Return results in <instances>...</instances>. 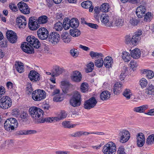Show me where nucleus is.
<instances>
[{"label": "nucleus", "instance_id": "obj_1", "mask_svg": "<svg viewBox=\"0 0 154 154\" xmlns=\"http://www.w3.org/2000/svg\"><path fill=\"white\" fill-rule=\"evenodd\" d=\"M27 42L22 43L21 45L22 50L27 54H32L34 52L33 47L38 48L41 44L38 40L32 35L28 36L26 39Z\"/></svg>", "mask_w": 154, "mask_h": 154}, {"label": "nucleus", "instance_id": "obj_2", "mask_svg": "<svg viewBox=\"0 0 154 154\" xmlns=\"http://www.w3.org/2000/svg\"><path fill=\"white\" fill-rule=\"evenodd\" d=\"M29 112L35 122L37 123H40L38 121H40L42 117L41 116L44 113L43 111L39 108L33 106L29 109Z\"/></svg>", "mask_w": 154, "mask_h": 154}, {"label": "nucleus", "instance_id": "obj_3", "mask_svg": "<svg viewBox=\"0 0 154 154\" xmlns=\"http://www.w3.org/2000/svg\"><path fill=\"white\" fill-rule=\"evenodd\" d=\"M142 35V31L139 30L134 33L132 36L130 34L127 35L125 37V43L127 44H129L131 42L133 45H136L141 39Z\"/></svg>", "mask_w": 154, "mask_h": 154}, {"label": "nucleus", "instance_id": "obj_4", "mask_svg": "<svg viewBox=\"0 0 154 154\" xmlns=\"http://www.w3.org/2000/svg\"><path fill=\"white\" fill-rule=\"evenodd\" d=\"M82 99L80 93L77 91L74 92L69 100L70 105L74 107L79 106L81 103Z\"/></svg>", "mask_w": 154, "mask_h": 154}, {"label": "nucleus", "instance_id": "obj_5", "mask_svg": "<svg viewBox=\"0 0 154 154\" xmlns=\"http://www.w3.org/2000/svg\"><path fill=\"white\" fill-rule=\"evenodd\" d=\"M17 120L14 118H10L7 119L4 123V128L7 131L14 130L18 127Z\"/></svg>", "mask_w": 154, "mask_h": 154}, {"label": "nucleus", "instance_id": "obj_6", "mask_svg": "<svg viewBox=\"0 0 154 154\" xmlns=\"http://www.w3.org/2000/svg\"><path fill=\"white\" fill-rule=\"evenodd\" d=\"M116 150V144L109 142L103 146V151L104 154H115Z\"/></svg>", "mask_w": 154, "mask_h": 154}, {"label": "nucleus", "instance_id": "obj_7", "mask_svg": "<svg viewBox=\"0 0 154 154\" xmlns=\"http://www.w3.org/2000/svg\"><path fill=\"white\" fill-rule=\"evenodd\" d=\"M0 99V107L3 109H6L10 107L12 105L11 98L8 96H3Z\"/></svg>", "mask_w": 154, "mask_h": 154}, {"label": "nucleus", "instance_id": "obj_8", "mask_svg": "<svg viewBox=\"0 0 154 154\" xmlns=\"http://www.w3.org/2000/svg\"><path fill=\"white\" fill-rule=\"evenodd\" d=\"M97 103L94 97H92L85 101L84 104V108L87 109H90L94 108Z\"/></svg>", "mask_w": 154, "mask_h": 154}, {"label": "nucleus", "instance_id": "obj_9", "mask_svg": "<svg viewBox=\"0 0 154 154\" xmlns=\"http://www.w3.org/2000/svg\"><path fill=\"white\" fill-rule=\"evenodd\" d=\"M119 136L121 142L124 143L127 142L130 138V134L127 130H122L120 131Z\"/></svg>", "mask_w": 154, "mask_h": 154}, {"label": "nucleus", "instance_id": "obj_10", "mask_svg": "<svg viewBox=\"0 0 154 154\" xmlns=\"http://www.w3.org/2000/svg\"><path fill=\"white\" fill-rule=\"evenodd\" d=\"M29 27L32 30L37 29L40 25L35 17H31L29 18L28 23Z\"/></svg>", "mask_w": 154, "mask_h": 154}, {"label": "nucleus", "instance_id": "obj_11", "mask_svg": "<svg viewBox=\"0 0 154 154\" xmlns=\"http://www.w3.org/2000/svg\"><path fill=\"white\" fill-rule=\"evenodd\" d=\"M38 38L41 40H45L48 38L49 32L47 29L44 27L39 28L37 32Z\"/></svg>", "mask_w": 154, "mask_h": 154}, {"label": "nucleus", "instance_id": "obj_12", "mask_svg": "<svg viewBox=\"0 0 154 154\" xmlns=\"http://www.w3.org/2000/svg\"><path fill=\"white\" fill-rule=\"evenodd\" d=\"M17 6L19 10L22 13L28 14L30 13L29 8L26 3L21 1L18 3Z\"/></svg>", "mask_w": 154, "mask_h": 154}, {"label": "nucleus", "instance_id": "obj_13", "mask_svg": "<svg viewBox=\"0 0 154 154\" xmlns=\"http://www.w3.org/2000/svg\"><path fill=\"white\" fill-rule=\"evenodd\" d=\"M28 77L30 80L32 82H37L40 79V75L35 70H32L28 74Z\"/></svg>", "mask_w": 154, "mask_h": 154}, {"label": "nucleus", "instance_id": "obj_14", "mask_svg": "<svg viewBox=\"0 0 154 154\" xmlns=\"http://www.w3.org/2000/svg\"><path fill=\"white\" fill-rule=\"evenodd\" d=\"M60 35L56 32H53L50 34L48 37V40L54 44H56L59 42L60 40Z\"/></svg>", "mask_w": 154, "mask_h": 154}, {"label": "nucleus", "instance_id": "obj_15", "mask_svg": "<svg viewBox=\"0 0 154 154\" xmlns=\"http://www.w3.org/2000/svg\"><path fill=\"white\" fill-rule=\"evenodd\" d=\"M7 38L9 42L12 43H15L17 41L16 34L12 30H8L6 33Z\"/></svg>", "mask_w": 154, "mask_h": 154}, {"label": "nucleus", "instance_id": "obj_16", "mask_svg": "<svg viewBox=\"0 0 154 154\" xmlns=\"http://www.w3.org/2000/svg\"><path fill=\"white\" fill-rule=\"evenodd\" d=\"M137 145L140 147L143 146L145 143V138L143 134L139 133L137 135Z\"/></svg>", "mask_w": 154, "mask_h": 154}, {"label": "nucleus", "instance_id": "obj_17", "mask_svg": "<svg viewBox=\"0 0 154 154\" xmlns=\"http://www.w3.org/2000/svg\"><path fill=\"white\" fill-rule=\"evenodd\" d=\"M16 21L20 28L25 27L26 24V18L23 16H19L16 18Z\"/></svg>", "mask_w": 154, "mask_h": 154}, {"label": "nucleus", "instance_id": "obj_18", "mask_svg": "<svg viewBox=\"0 0 154 154\" xmlns=\"http://www.w3.org/2000/svg\"><path fill=\"white\" fill-rule=\"evenodd\" d=\"M146 11V9L144 6L140 5L136 9V13L138 17L142 18Z\"/></svg>", "mask_w": 154, "mask_h": 154}, {"label": "nucleus", "instance_id": "obj_19", "mask_svg": "<svg viewBox=\"0 0 154 154\" xmlns=\"http://www.w3.org/2000/svg\"><path fill=\"white\" fill-rule=\"evenodd\" d=\"M82 6L85 9H89V12H91L94 9V6L92 5V2L90 1H83L81 3Z\"/></svg>", "mask_w": 154, "mask_h": 154}, {"label": "nucleus", "instance_id": "obj_20", "mask_svg": "<svg viewBox=\"0 0 154 154\" xmlns=\"http://www.w3.org/2000/svg\"><path fill=\"white\" fill-rule=\"evenodd\" d=\"M61 88L62 91L64 94L68 93L69 87L71 85V84L66 81H63L61 82Z\"/></svg>", "mask_w": 154, "mask_h": 154}, {"label": "nucleus", "instance_id": "obj_21", "mask_svg": "<svg viewBox=\"0 0 154 154\" xmlns=\"http://www.w3.org/2000/svg\"><path fill=\"white\" fill-rule=\"evenodd\" d=\"M37 91V95H39V97H35V99L36 101H40L42 99H45L46 97V93L45 91L41 89L36 90Z\"/></svg>", "mask_w": 154, "mask_h": 154}, {"label": "nucleus", "instance_id": "obj_22", "mask_svg": "<svg viewBox=\"0 0 154 154\" xmlns=\"http://www.w3.org/2000/svg\"><path fill=\"white\" fill-rule=\"evenodd\" d=\"M113 62V60L112 58L109 56H107L104 59L103 63L106 67L109 68L112 67Z\"/></svg>", "mask_w": 154, "mask_h": 154}, {"label": "nucleus", "instance_id": "obj_23", "mask_svg": "<svg viewBox=\"0 0 154 154\" xmlns=\"http://www.w3.org/2000/svg\"><path fill=\"white\" fill-rule=\"evenodd\" d=\"M131 54L133 58L137 59L140 57L141 53L140 49L138 48H135L131 51Z\"/></svg>", "mask_w": 154, "mask_h": 154}, {"label": "nucleus", "instance_id": "obj_24", "mask_svg": "<svg viewBox=\"0 0 154 154\" xmlns=\"http://www.w3.org/2000/svg\"><path fill=\"white\" fill-rule=\"evenodd\" d=\"M110 93L107 91H103L100 94V97L103 101L108 100L110 97Z\"/></svg>", "mask_w": 154, "mask_h": 154}, {"label": "nucleus", "instance_id": "obj_25", "mask_svg": "<svg viewBox=\"0 0 154 154\" xmlns=\"http://www.w3.org/2000/svg\"><path fill=\"white\" fill-rule=\"evenodd\" d=\"M82 79V75L80 72L78 71H75L73 75L71 77L72 79L74 81L79 82Z\"/></svg>", "mask_w": 154, "mask_h": 154}, {"label": "nucleus", "instance_id": "obj_26", "mask_svg": "<svg viewBox=\"0 0 154 154\" xmlns=\"http://www.w3.org/2000/svg\"><path fill=\"white\" fill-rule=\"evenodd\" d=\"M122 88V85L119 82H117L115 84L114 86V93L116 94H119L121 91Z\"/></svg>", "mask_w": 154, "mask_h": 154}, {"label": "nucleus", "instance_id": "obj_27", "mask_svg": "<svg viewBox=\"0 0 154 154\" xmlns=\"http://www.w3.org/2000/svg\"><path fill=\"white\" fill-rule=\"evenodd\" d=\"M124 24V20L123 18H119L114 20V24L115 26L120 27L123 26Z\"/></svg>", "mask_w": 154, "mask_h": 154}, {"label": "nucleus", "instance_id": "obj_28", "mask_svg": "<svg viewBox=\"0 0 154 154\" xmlns=\"http://www.w3.org/2000/svg\"><path fill=\"white\" fill-rule=\"evenodd\" d=\"M148 108V105H145L139 107H135L134 108L133 110L136 112L142 113L144 112Z\"/></svg>", "mask_w": 154, "mask_h": 154}, {"label": "nucleus", "instance_id": "obj_29", "mask_svg": "<svg viewBox=\"0 0 154 154\" xmlns=\"http://www.w3.org/2000/svg\"><path fill=\"white\" fill-rule=\"evenodd\" d=\"M15 67L18 72L21 73L24 71V67L23 63L21 62H17L15 65Z\"/></svg>", "mask_w": 154, "mask_h": 154}, {"label": "nucleus", "instance_id": "obj_30", "mask_svg": "<svg viewBox=\"0 0 154 154\" xmlns=\"http://www.w3.org/2000/svg\"><path fill=\"white\" fill-rule=\"evenodd\" d=\"M63 72V69L58 66L55 67L54 72L52 73V77L57 76L61 74Z\"/></svg>", "mask_w": 154, "mask_h": 154}, {"label": "nucleus", "instance_id": "obj_31", "mask_svg": "<svg viewBox=\"0 0 154 154\" xmlns=\"http://www.w3.org/2000/svg\"><path fill=\"white\" fill-rule=\"evenodd\" d=\"M142 71L143 74H146V76L149 79H151L154 76V73L152 70L144 69Z\"/></svg>", "mask_w": 154, "mask_h": 154}, {"label": "nucleus", "instance_id": "obj_32", "mask_svg": "<svg viewBox=\"0 0 154 154\" xmlns=\"http://www.w3.org/2000/svg\"><path fill=\"white\" fill-rule=\"evenodd\" d=\"M79 21L77 19L73 18L70 20V26L73 28H77L79 26Z\"/></svg>", "mask_w": 154, "mask_h": 154}, {"label": "nucleus", "instance_id": "obj_33", "mask_svg": "<svg viewBox=\"0 0 154 154\" xmlns=\"http://www.w3.org/2000/svg\"><path fill=\"white\" fill-rule=\"evenodd\" d=\"M37 20L39 25L40 24H45L47 22L48 17L45 15H42L38 18Z\"/></svg>", "mask_w": 154, "mask_h": 154}, {"label": "nucleus", "instance_id": "obj_34", "mask_svg": "<svg viewBox=\"0 0 154 154\" xmlns=\"http://www.w3.org/2000/svg\"><path fill=\"white\" fill-rule=\"evenodd\" d=\"M103 57H100L95 60L94 63L96 66L100 68L103 66L104 63V61L103 60Z\"/></svg>", "mask_w": 154, "mask_h": 154}, {"label": "nucleus", "instance_id": "obj_35", "mask_svg": "<svg viewBox=\"0 0 154 154\" xmlns=\"http://www.w3.org/2000/svg\"><path fill=\"white\" fill-rule=\"evenodd\" d=\"M90 55L92 59L94 58L98 59L101 57H104L103 55L100 53L96 52L93 51H91L90 52Z\"/></svg>", "mask_w": 154, "mask_h": 154}, {"label": "nucleus", "instance_id": "obj_36", "mask_svg": "<svg viewBox=\"0 0 154 154\" xmlns=\"http://www.w3.org/2000/svg\"><path fill=\"white\" fill-rule=\"evenodd\" d=\"M62 125L64 128H70L74 127L76 125L72 124L70 121H65L63 122L62 123Z\"/></svg>", "mask_w": 154, "mask_h": 154}, {"label": "nucleus", "instance_id": "obj_37", "mask_svg": "<svg viewBox=\"0 0 154 154\" xmlns=\"http://www.w3.org/2000/svg\"><path fill=\"white\" fill-rule=\"evenodd\" d=\"M63 27L65 30L68 29L70 26V20L68 18H65L63 22Z\"/></svg>", "mask_w": 154, "mask_h": 154}, {"label": "nucleus", "instance_id": "obj_38", "mask_svg": "<svg viewBox=\"0 0 154 154\" xmlns=\"http://www.w3.org/2000/svg\"><path fill=\"white\" fill-rule=\"evenodd\" d=\"M109 9V5L108 3H104L102 4L100 7V10L104 12H107Z\"/></svg>", "mask_w": 154, "mask_h": 154}, {"label": "nucleus", "instance_id": "obj_39", "mask_svg": "<svg viewBox=\"0 0 154 154\" xmlns=\"http://www.w3.org/2000/svg\"><path fill=\"white\" fill-rule=\"evenodd\" d=\"M122 58L125 62H128L130 60V55L129 53L124 51L122 53Z\"/></svg>", "mask_w": 154, "mask_h": 154}, {"label": "nucleus", "instance_id": "obj_40", "mask_svg": "<svg viewBox=\"0 0 154 154\" xmlns=\"http://www.w3.org/2000/svg\"><path fill=\"white\" fill-rule=\"evenodd\" d=\"M70 33L72 36L73 37H76L79 36L81 33L79 30L75 29L73 30H70Z\"/></svg>", "mask_w": 154, "mask_h": 154}, {"label": "nucleus", "instance_id": "obj_41", "mask_svg": "<svg viewBox=\"0 0 154 154\" xmlns=\"http://www.w3.org/2000/svg\"><path fill=\"white\" fill-rule=\"evenodd\" d=\"M88 85L86 82L82 83L80 87L81 91L83 93H85L88 90Z\"/></svg>", "mask_w": 154, "mask_h": 154}, {"label": "nucleus", "instance_id": "obj_42", "mask_svg": "<svg viewBox=\"0 0 154 154\" xmlns=\"http://www.w3.org/2000/svg\"><path fill=\"white\" fill-rule=\"evenodd\" d=\"M153 143H154V134L149 135L146 141V143L149 145H151Z\"/></svg>", "mask_w": 154, "mask_h": 154}, {"label": "nucleus", "instance_id": "obj_43", "mask_svg": "<svg viewBox=\"0 0 154 154\" xmlns=\"http://www.w3.org/2000/svg\"><path fill=\"white\" fill-rule=\"evenodd\" d=\"M139 83L141 87L142 88H145L148 84L147 81L144 78H142L139 82Z\"/></svg>", "mask_w": 154, "mask_h": 154}, {"label": "nucleus", "instance_id": "obj_44", "mask_svg": "<svg viewBox=\"0 0 154 154\" xmlns=\"http://www.w3.org/2000/svg\"><path fill=\"white\" fill-rule=\"evenodd\" d=\"M132 95L131 90L128 89H126L123 93V95L127 99H130Z\"/></svg>", "mask_w": 154, "mask_h": 154}, {"label": "nucleus", "instance_id": "obj_45", "mask_svg": "<svg viewBox=\"0 0 154 154\" xmlns=\"http://www.w3.org/2000/svg\"><path fill=\"white\" fill-rule=\"evenodd\" d=\"M127 71V69L126 67H123V69L121 71V73L120 75V79L121 81L124 80L126 75V72Z\"/></svg>", "mask_w": 154, "mask_h": 154}, {"label": "nucleus", "instance_id": "obj_46", "mask_svg": "<svg viewBox=\"0 0 154 154\" xmlns=\"http://www.w3.org/2000/svg\"><path fill=\"white\" fill-rule=\"evenodd\" d=\"M33 89L31 83L27 82L26 85V92L28 94H31Z\"/></svg>", "mask_w": 154, "mask_h": 154}, {"label": "nucleus", "instance_id": "obj_47", "mask_svg": "<svg viewBox=\"0 0 154 154\" xmlns=\"http://www.w3.org/2000/svg\"><path fill=\"white\" fill-rule=\"evenodd\" d=\"M94 63L92 62L88 64L87 66V68L86 69V72L87 73L92 72L94 69Z\"/></svg>", "mask_w": 154, "mask_h": 154}, {"label": "nucleus", "instance_id": "obj_48", "mask_svg": "<svg viewBox=\"0 0 154 154\" xmlns=\"http://www.w3.org/2000/svg\"><path fill=\"white\" fill-rule=\"evenodd\" d=\"M45 122H53V117H49L46 118L42 117L40 121H38V122H40V123H43Z\"/></svg>", "mask_w": 154, "mask_h": 154}, {"label": "nucleus", "instance_id": "obj_49", "mask_svg": "<svg viewBox=\"0 0 154 154\" xmlns=\"http://www.w3.org/2000/svg\"><path fill=\"white\" fill-rule=\"evenodd\" d=\"M146 91L147 94H152L154 93V86L152 85H149Z\"/></svg>", "mask_w": 154, "mask_h": 154}, {"label": "nucleus", "instance_id": "obj_50", "mask_svg": "<svg viewBox=\"0 0 154 154\" xmlns=\"http://www.w3.org/2000/svg\"><path fill=\"white\" fill-rule=\"evenodd\" d=\"M63 25L62 23L60 22H58L56 23L54 26L55 29L58 31H60L63 29Z\"/></svg>", "mask_w": 154, "mask_h": 154}, {"label": "nucleus", "instance_id": "obj_51", "mask_svg": "<svg viewBox=\"0 0 154 154\" xmlns=\"http://www.w3.org/2000/svg\"><path fill=\"white\" fill-rule=\"evenodd\" d=\"M109 18V16H106V14H103L100 16V20L103 23L106 24L108 22Z\"/></svg>", "mask_w": 154, "mask_h": 154}, {"label": "nucleus", "instance_id": "obj_52", "mask_svg": "<svg viewBox=\"0 0 154 154\" xmlns=\"http://www.w3.org/2000/svg\"><path fill=\"white\" fill-rule=\"evenodd\" d=\"M28 114L25 112L20 114L18 118H20L23 121H26L28 120Z\"/></svg>", "mask_w": 154, "mask_h": 154}, {"label": "nucleus", "instance_id": "obj_53", "mask_svg": "<svg viewBox=\"0 0 154 154\" xmlns=\"http://www.w3.org/2000/svg\"><path fill=\"white\" fill-rule=\"evenodd\" d=\"M64 95L63 94L58 95L55 96L53 98V100L56 102L62 101L63 99Z\"/></svg>", "mask_w": 154, "mask_h": 154}, {"label": "nucleus", "instance_id": "obj_54", "mask_svg": "<svg viewBox=\"0 0 154 154\" xmlns=\"http://www.w3.org/2000/svg\"><path fill=\"white\" fill-rule=\"evenodd\" d=\"M152 17V14L151 12H148L144 17V20L146 22H149Z\"/></svg>", "mask_w": 154, "mask_h": 154}, {"label": "nucleus", "instance_id": "obj_55", "mask_svg": "<svg viewBox=\"0 0 154 154\" xmlns=\"http://www.w3.org/2000/svg\"><path fill=\"white\" fill-rule=\"evenodd\" d=\"M67 115L66 112L65 111L63 110L61 111L58 116H59L60 119L61 120H62L65 118Z\"/></svg>", "mask_w": 154, "mask_h": 154}, {"label": "nucleus", "instance_id": "obj_56", "mask_svg": "<svg viewBox=\"0 0 154 154\" xmlns=\"http://www.w3.org/2000/svg\"><path fill=\"white\" fill-rule=\"evenodd\" d=\"M129 22L132 25L136 26L137 25L139 21L135 18H132L130 20Z\"/></svg>", "mask_w": 154, "mask_h": 154}, {"label": "nucleus", "instance_id": "obj_57", "mask_svg": "<svg viewBox=\"0 0 154 154\" xmlns=\"http://www.w3.org/2000/svg\"><path fill=\"white\" fill-rule=\"evenodd\" d=\"M83 135L82 131H78L73 133L71 136L73 137H80Z\"/></svg>", "mask_w": 154, "mask_h": 154}, {"label": "nucleus", "instance_id": "obj_58", "mask_svg": "<svg viewBox=\"0 0 154 154\" xmlns=\"http://www.w3.org/2000/svg\"><path fill=\"white\" fill-rule=\"evenodd\" d=\"M125 149L123 146H120L118 149L117 154H126L125 151Z\"/></svg>", "mask_w": 154, "mask_h": 154}, {"label": "nucleus", "instance_id": "obj_59", "mask_svg": "<svg viewBox=\"0 0 154 154\" xmlns=\"http://www.w3.org/2000/svg\"><path fill=\"white\" fill-rule=\"evenodd\" d=\"M20 114V112L17 109H14L12 110V114L15 117L18 118Z\"/></svg>", "mask_w": 154, "mask_h": 154}, {"label": "nucleus", "instance_id": "obj_60", "mask_svg": "<svg viewBox=\"0 0 154 154\" xmlns=\"http://www.w3.org/2000/svg\"><path fill=\"white\" fill-rule=\"evenodd\" d=\"M76 51L75 49H72L70 51V54L74 57H77L78 55V53Z\"/></svg>", "mask_w": 154, "mask_h": 154}, {"label": "nucleus", "instance_id": "obj_61", "mask_svg": "<svg viewBox=\"0 0 154 154\" xmlns=\"http://www.w3.org/2000/svg\"><path fill=\"white\" fill-rule=\"evenodd\" d=\"M86 25L91 28L97 29L98 28V26L96 24H94L91 23H88Z\"/></svg>", "mask_w": 154, "mask_h": 154}, {"label": "nucleus", "instance_id": "obj_62", "mask_svg": "<svg viewBox=\"0 0 154 154\" xmlns=\"http://www.w3.org/2000/svg\"><path fill=\"white\" fill-rule=\"evenodd\" d=\"M9 7L10 9L13 11L16 12L18 11V8L14 4L10 5Z\"/></svg>", "mask_w": 154, "mask_h": 154}, {"label": "nucleus", "instance_id": "obj_63", "mask_svg": "<svg viewBox=\"0 0 154 154\" xmlns=\"http://www.w3.org/2000/svg\"><path fill=\"white\" fill-rule=\"evenodd\" d=\"M70 36V35H69L68 33L66 32L63 33L62 34L61 36V38L63 41H65L66 38H67V37H69Z\"/></svg>", "mask_w": 154, "mask_h": 154}, {"label": "nucleus", "instance_id": "obj_64", "mask_svg": "<svg viewBox=\"0 0 154 154\" xmlns=\"http://www.w3.org/2000/svg\"><path fill=\"white\" fill-rule=\"evenodd\" d=\"M5 91L4 87L0 86V98L2 97Z\"/></svg>", "mask_w": 154, "mask_h": 154}]
</instances>
